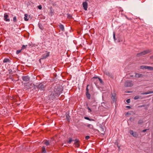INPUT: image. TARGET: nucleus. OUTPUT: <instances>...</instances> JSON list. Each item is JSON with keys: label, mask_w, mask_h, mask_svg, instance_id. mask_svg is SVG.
<instances>
[{"label": "nucleus", "mask_w": 153, "mask_h": 153, "mask_svg": "<svg viewBox=\"0 0 153 153\" xmlns=\"http://www.w3.org/2000/svg\"><path fill=\"white\" fill-rule=\"evenodd\" d=\"M41 59H41H41H39V62H40V63H41Z\"/></svg>", "instance_id": "47"}, {"label": "nucleus", "mask_w": 153, "mask_h": 153, "mask_svg": "<svg viewBox=\"0 0 153 153\" xmlns=\"http://www.w3.org/2000/svg\"><path fill=\"white\" fill-rule=\"evenodd\" d=\"M143 123V121L142 120H140L138 121V123L139 124H142Z\"/></svg>", "instance_id": "29"}, {"label": "nucleus", "mask_w": 153, "mask_h": 153, "mask_svg": "<svg viewBox=\"0 0 153 153\" xmlns=\"http://www.w3.org/2000/svg\"><path fill=\"white\" fill-rule=\"evenodd\" d=\"M87 108L88 109L89 111L88 112H91L92 111H91V109L90 108L88 107H87Z\"/></svg>", "instance_id": "37"}, {"label": "nucleus", "mask_w": 153, "mask_h": 153, "mask_svg": "<svg viewBox=\"0 0 153 153\" xmlns=\"http://www.w3.org/2000/svg\"><path fill=\"white\" fill-rule=\"evenodd\" d=\"M73 140H72V138H69V141H68V143H71V142L73 141Z\"/></svg>", "instance_id": "34"}, {"label": "nucleus", "mask_w": 153, "mask_h": 153, "mask_svg": "<svg viewBox=\"0 0 153 153\" xmlns=\"http://www.w3.org/2000/svg\"><path fill=\"white\" fill-rule=\"evenodd\" d=\"M98 81H100V82L102 84L103 83V82L102 80L99 77L98 78Z\"/></svg>", "instance_id": "32"}, {"label": "nucleus", "mask_w": 153, "mask_h": 153, "mask_svg": "<svg viewBox=\"0 0 153 153\" xmlns=\"http://www.w3.org/2000/svg\"><path fill=\"white\" fill-rule=\"evenodd\" d=\"M46 152V151L45 149V147L43 146L42 148V153H45Z\"/></svg>", "instance_id": "22"}, {"label": "nucleus", "mask_w": 153, "mask_h": 153, "mask_svg": "<svg viewBox=\"0 0 153 153\" xmlns=\"http://www.w3.org/2000/svg\"><path fill=\"white\" fill-rule=\"evenodd\" d=\"M38 7L40 10H41L42 8V6L41 5L38 6Z\"/></svg>", "instance_id": "38"}, {"label": "nucleus", "mask_w": 153, "mask_h": 153, "mask_svg": "<svg viewBox=\"0 0 153 153\" xmlns=\"http://www.w3.org/2000/svg\"><path fill=\"white\" fill-rule=\"evenodd\" d=\"M67 15H68V18L70 19L72 18V16L71 14H67Z\"/></svg>", "instance_id": "33"}, {"label": "nucleus", "mask_w": 153, "mask_h": 153, "mask_svg": "<svg viewBox=\"0 0 153 153\" xmlns=\"http://www.w3.org/2000/svg\"><path fill=\"white\" fill-rule=\"evenodd\" d=\"M83 7L84 9L85 10H87L88 8V3L86 1L82 3Z\"/></svg>", "instance_id": "14"}, {"label": "nucleus", "mask_w": 153, "mask_h": 153, "mask_svg": "<svg viewBox=\"0 0 153 153\" xmlns=\"http://www.w3.org/2000/svg\"><path fill=\"white\" fill-rule=\"evenodd\" d=\"M44 143L46 146H48L50 145V143L48 140H45L44 141Z\"/></svg>", "instance_id": "20"}, {"label": "nucleus", "mask_w": 153, "mask_h": 153, "mask_svg": "<svg viewBox=\"0 0 153 153\" xmlns=\"http://www.w3.org/2000/svg\"><path fill=\"white\" fill-rule=\"evenodd\" d=\"M130 134L135 137H137L138 136V134L137 132H134L133 131L130 130Z\"/></svg>", "instance_id": "10"}, {"label": "nucleus", "mask_w": 153, "mask_h": 153, "mask_svg": "<svg viewBox=\"0 0 153 153\" xmlns=\"http://www.w3.org/2000/svg\"><path fill=\"white\" fill-rule=\"evenodd\" d=\"M89 85H88L86 88V95L88 99H90L91 98V95L90 93L93 91V87H90Z\"/></svg>", "instance_id": "1"}, {"label": "nucleus", "mask_w": 153, "mask_h": 153, "mask_svg": "<svg viewBox=\"0 0 153 153\" xmlns=\"http://www.w3.org/2000/svg\"><path fill=\"white\" fill-rule=\"evenodd\" d=\"M84 118L85 119L87 120H89L90 121H94V120L93 119H90L89 118H88V117H84Z\"/></svg>", "instance_id": "26"}, {"label": "nucleus", "mask_w": 153, "mask_h": 153, "mask_svg": "<svg viewBox=\"0 0 153 153\" xmlns=\"http://www.w3.org/2000/svg\"><path fill=\"white\" fill-rule=\"evenodd\" d=\"M38 88L40 90H44L45 88V86L42 83H40L37 86Z\"/></svg>", "instance_id": "12"}, {"label": "nucleus", "mask_w": 153, "mask_h": 153, "mask_svg": "<svg viewBox=\"0 0 153 153\" xmlns=\"http://www.w3.org/2000/svg\"><path fill=\"white\" fill-rule=\"evenodd\" d=\"M8 17L9 16L6 13H5L4 14V19L5 21L6 22H10V19L9 18H8Z\"/></svg>", "instance_id": "11"}, {"label": "nucleus", "mask_w": 153, "mask_h": 153, "mask_svg": "<svg viewBox=\"0 0 153 153\" xmlns=\"http://www.w3.org/2000/svg\"><path fill=\"white\" fill-rule=\"evenodd\" d=\"M45 52V53L44 54L42 55L41 59H45L49 56L50 55V52L47 51H46Z\"/></svg>", "instance_id": "6"}, {"label": "nucleus", "mask_w": 153, "mask_h": 153, "mask_svg": "<svg viewBox=\"0 0 153 153\" xmlns=\"http://www.w3.org/2000/svg\"><path fill=\"white\" fill-rule=\"evenodd\" d=\"M13 21L14 22H16L17 21L16 17V16H14L13 18Z\"/></svg>", "instance_id": "30"}, {"label": "nucleus", "mask_w": 153, "mask_h": 153, "mask_svg": "<svg viewBox=\"0 0 153 153\" xmlns=\"http://www.w3.org/2000/svg\"><path fill=\"white\" fill-rule=\"evenodd\" d=\"M111 98L113 100H115V97L116 96V94L115 93L113 94H112Z\"/></svg>", "instance_id": "24"}, {"label": "nucleus", "mask_w": 153, "mask_h": 153, "mask_svg": "<svg viewBox=\"0 0 153 153\" xmlns=\"http://www.w3.org/2000/svg\"><path fill=\"white\" fill-rule=\"evenodd\" d=\"M147 69L150 70H153V67L147 66Z\"/></svg>", "instance_id": "27"}, {"label": "nucleus", "mask_w": 153, "mask_h": 153, "mask_svg": "<svg viewBox=\"0 0 153 153\" xmlns=\"http://www.w3.org/2000/svg\"><path fill=\"white\" fill-rule=\"evenodd\" d=\"M28 15L27 14H25V17H24V20L25 21H28Z\"/></svg>", "instance_id": "23"}, {"label": "nucleus", "mask_w": 153, "mask_h": 153, "mask_svg": "<svg viewBox=\"0 0 153 153\" xmlns=\"http://www.w3.org/2000/svg\"><path fill=\"white\" fill-rule=\"evenodd\" d=\"M90 136H87L85 137V139L86 140H88L90 138Z\"/></svg>", "instance_id": "36"}, {"label": "nucleus", "mask_w": 153, "mask_h": 153, "mask_svg": "<svg viewBox=\"0 0 153 153\" xmlns=\"http://www.w3.org/2000/svg\"><path fill=\"white\" fill-rule=\"evenodd\" d=\"M24 87L23 89L25 90L29 89L31 88V84L29 82L24 83Z\"/></svg>", "instance_id": "5"}, {"label": "nucleus", "mask_w": 153, "mask_h": 153, "mask_svg": "<svg viewBox=\"0 0 153 153\" xmlns=\"http://www.w3.org/2000/svg\"><path fill=\"white\" fill-rule=\"evenodd\" d=\"M100 131L98 130V131H97L101 134H104L105 133V129L102 126H100Z\"/></svg>", "instance_id": "9"}, {"label": "nucleus", "mask_w": 153, "mask_h": 153, "mask_svg": "<svg viewBox=\"0 0 153 153\" xmlns=\"http://www.w3.org/2000/svg\"><path fill=\"white\" fill-rule=\"evenodd\" d=\"M10 62V60L8 58H5L3 61V62L4 63H6V62Z\"/></svg>", "instance_id": "21"}, {"label": "nucleus", "mask_w": 153, "mask_h": 153, "mask_svg": "<svg viewBox=\"0 0 153 153\" xmlns=\"http://www.w3.org/2000/svg\"><path fill=\"white\" fill-rule=\"evenodd\" d=\"M62 90L61 89L58 88L57 90H56V91H54L53 93H54V96L56 98L58 97L60 94L62 93Z\"/></svg>", "instance_id": "3"}, {"label": "nucleus", "mask_w": 153, "mask_h": 153, "mask_svg": "<svg viewBox=\"0 0 153 153\" xmlns=\"http://www.w3.org/2000/svg\"><path fill=\"white\" fill-rule=\"evenodd\" d=\"M126 107L127 108H130V106H126Z\"/></svg>", "instance_id": "45"}, {"label": "nucleus", "mask_w": 153, "mask_h": 153, "mask_svg": "<svg viewBox=\"0 0 153 153\" xmlns=\"http://www.w3.org/2000/svg\"><path fill=\"white\" fill-rule=\"evenodd\" d=\"M106 74L109 76H110V74L109 72H106Z\"/></svg>", "instance_id": "40"}, {"label": "nucleus", "mask_w": 153, "mask_h": 153, "mask_svg": "<svg viewBox=\"0 0 153 153\" xmlns=\"http://www.w3.org/2000/svg\"><path fill=\"white\" fill-rule=\"evenodd\" d=\"M143 76V75L142 74H141L139 73H135V77L137 78L139 77H142Z\"/></svg>", "instance_id": "17"}, {"label": "nucleus", "mask_w": 153, "mask_h": 153, "mask_svg": "<svg viewBox=\"0 0 153 153\" xmlns=\"http://www.w3.org/2000/svg\"><path fill=\"white\" fill-rule=\"evenodd\" d=\"M130 102V99H128L126 100V102L128 103H129Z\"/></svg>", "instance_id": "41"}, {"label": "nucleus", "mask_w": 153, "mask_h": 153, "mask_svg": "<svg viewBox=\"0 0 153 153\" xmlns=\"http://www.w3.org/2000/svg\"><path fill=\"white\" fill-rule=\"evenodd\" d=\"M133 84L132 81H127L125 83L124 85L125 87H131L133 86Z\"/></svg>", "instance_id": "4"}, {"label": "nucleus", "mask_w": 153, "mask_h": 153, "mask_svg": "<svg viewBox=\"0 0 153 153\" xmlns=\"http://www.w3.org/2000/svg\"><path fill=\"white\" fill-rule=\"evenodd\" d=\"M74 144L76 147H78L79 146V141L78 139H76L75 140Z\"/></svg>", "instance_id": "15"}, {"label": "nucleus", "mask_w": 153, "mask_h": 153, "mask_svg": "<svg viewBox=\"0 0 153 153\" xmlns=\"http://www.w3.org/2000/svg\"><path fill=\"white\" fill-rule=\"evenodd\" d=\"M59 27L60 29L62 31L64 30V26L61 24H60L59 25Z\"/></svg>", "instance_id": "19"}, {"label": "nucleus", "mask_w": 153, "mask_h": 153, "mask_svg": "<svg viewBox=\"0 0 153 153\" xmlns=\"http://www.w3.org/2000/svg\"><path fill=\"white\" fill-rule=\"evenodd\" d=\"M123 10H120V11L123 12Z\"/></svg>", "instance_id": "46"}, {"label": "nucleus", "mask_w": 153, "mask_h": 153, "mask_svg": "<svg viewBox=\"0 0 153 153\" xmlns=\"http://www.w3.org/2000/svg\"><path fill=\"white\" fill-rule=\"evenodd\" d=\"M87 126L89 127L90 128L93 129L94 131H98V130L94 129L93 126L91 124H89Z\"/></svg>", "instance_id": "16"}, {"label": "nucleus", "mask_w": 153, "mask_h": 153, "mask_svg": "<svg viewBox=\"0 0 153 153\" xmlns=\"http://www.w3.org/2000/svg\"><path fill=\"white\" fill-rule=\"evenodd\" d=\"M146 106L145 105H143L140 106H138V107H144Z\"/></svg>", "instance_id": "39"}, {"label": "nucleus", "mask_w": 153, "mask_h": 153, "mask_svg": "<svg viewBox=\"0 0 153 153\" xmlns=\"http://www.w3.org/2000/svg\"><path fill=\"white\" fill-rule=\"evenodd\" d=\"M98 76H96L94 77L91 79L92 81L96 85L98 82Z\"/></svg>", "instance_id": "7"}, {"label": "nucleus", "mask_w": 153, "mask_h": 153, "mask_svg": "<svg viewBox=\"0 0 153 153\" xmlns=\"http://www.w3.org/2000/svg\"><path fill=\"white\" fill-rule=\"evenodd\" d=\"M22 79L24 81L27 82L30 80V78L28 76H23L22 77Z\"/></svg>", "instance_id": "13"}, {"label": "nucleus", "mask_w": 153, "mask_h": 153, "mask_svg": "<svg viewBox=\"0 0 153 153\" xmlns=\"http://www.w3.org/2000/svg\"><path fill=\"white\" fill-rule=\"evenodd\" d=\"M153 93V91H150L146 92H143L141 93V94H150Z\"/></svg>", "instance_id": "18"}, {"label": "nucleus", "mask_w": 153, "mask_h": 153, "mask_svg": "<svg viewBox=\"0 0 153 153\" xmlns=\"http://www.w3.org/2000/svg\"><path fill=\"white\" fill-rule=\"evenodd\" d=\"M48 99L50 101H52L53 100L56 98L54 96V93H52L48 97Z\"/></svg>", "instance_id": "8"}, {"label": "nucleus", "mask_w": 153, "mask_h": 153, "mask_svg": "<svg viewBox=\"0 0 153 153\" xmlns=\"http://www.w3.org/2000/svg\"><path fill=\"white\" fill-rule=\"evenodd\" d=\"M150 52V51L149 50L144 51L142 52L137 53V57H139L142 56H143L149 53Z\"/></svg>", "instance_id": "2"}, {"label": "nucleus", "mask_w": 153, "mask_h": 153, "mask_svg": "<svg viewBox=\"0 0 153 153\" xmlns=\"http://www.w3.org/2000/svg\"><path fill=\"white\" fill-rule=\"evenodd\" d=\"M132 119V117H130V120H131V119Z\"/></svg>", "instance_id": "48"}, {"label": "nucleus", "mask_w": 153, "mask_h": 153, "mask_svg": "<svg viewBox=\"0 0 153 153\" xmlns=\"http://www.w3.org/2000/svg\"><path fill=\"white\" fill-rule=\"evenodd\" d=\"M139 98L140 97L139 96H136L134 97V99L136 100L139 99Z\"/></svg>", "instance_id": "31"}, {"label": "nucleus", "mask_w": 153, "mask_h": 153, "mask_svg": "<svg viewBox=\"0 0 153 153\" xmlns=\"http://www.w3.org/2000/svg\"><path fill=\"white\" fill-rule=\"evenodd\" d=\"M130 91H129L128 92V93H130Z\"/></svg>", "instance_id": "49"}, {"label": "nucleus", "mask_w": 153, "mask_h": 153, "mask_svg": "<svg viewBox=\"0 0 153 153\" xmlns=\"http://www.w3.org/2000/svg\"><path fill=\"white\" fill-rule=\"evenodd\" d=\"M147 66L145 65H142L140 66V68L141 69H146L147 68Z\"/></svg>", "instance_id": "25"}, {"label": "nucleus", "mask_w": 153, "mask_h": 153, "mask_svg": "<svg viewBox=\"0 0 153 153\" xmlns=\"http://www.w3.org/2000/svg\"><path fill=\"white\" fill-rule=\"evenodd\" d=\"M27 46V45H23L21 48V50H23L25 49L26 48V47Z\"/></svg>", "instance_id": "28"}, {"label": "nucleus", "mask_w": 153, "mask_h": 153, "mask_svg": "<svg viewBox=\"0 0 153 153\" xmlns=\"http://www.w3.org/2000/svg\"><path fill=\"white\" fill-rule=\"evenodd\" d=\"M113 37H114V39L116 40L114 33Z\"/></svg>", "instance_id": "43"}, {"label": "nucleus", "mask_w": 153, "mask_h": 153, "mask_svg": "<svg viewBox=\"0 0 153 153\" xmlns=\"http://www.w3.org/2000/svg\"><path fill=\"white\" fill-rule=\"evenodd\" d=\"M147 130V129L143 130L142 131V132H146Z\"/></svg>", "instance_id": "42"}, {"label": "nucleus", "mask_w": 153, "mask_h": 153, "mask_svg": "<svg viewBox=\"0 0 153 153\" xmlns=\"http://www.w3.org/2000/svg\"><path fill=\"white\" fill-rule=\"evenodd\" d=\"M66 117H67V119L69 121V118L67 116H66Z\"/></svg>", "instance_id": "44"}, {"label": "nucleus", "mask_w": 153, "mask_h": 153, "mask_svg": "<svg viewBox=\"0 0 153 153\" xmlns=\"http://www.w3.org/2000/svg\"><path fill=\"white\" fill-rule=\"evenodd\" d=\"M22 50L21 49L20 50H17L16 51V53L17 54H19V53H20L21 52V51Z\"/></svg>", "instance_id": "35"}]
</instances>
